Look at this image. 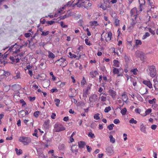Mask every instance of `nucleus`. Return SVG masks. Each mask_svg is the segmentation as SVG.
<instances>
[{
    "mask_svg": "<svg viewBox=\"0 0 158 158\" xmlns=\"http://www.w3.org/2000/svg\"><path fill=\"white\" fill-rule=\"evenodd\" d=\"M84 0H78V2H77L75 5H76L77 7H81L83 6L85 8H87L91 6L92 4L89 2V1L86 0L83 1Z\"/></svg>",
    "mask_w": 158,
    "mask_h": 158,
    "instance_id": "nucleus-1",
    "label": "nucleus"
},
{
    "mask_svg": "<svg viewBox=\"0 0 158 158\" xmlns=\"http://www.w3.org/2000/svg\"><path fill=\"white\" fill-rule=\"evenodd\" d=\"M24 54L23 52H21L19 54H16V55H14V56H10V59L12 61L11 62L12 64L14 63H17L19 62L20 59H21V58L22 57Z\"/></svg>",
    "mask_w": 158,
    "mask_h": 158,
    "instance_id": "nucleus-2",
    "label": "nucleus"
},
{
    "mask_svg": "<svg viewBox=\"0 0 158 158\" xmlns=\"http://www.w3.org/2000/svg\"><path fill=\"white\" fill-rule=\"evenodd\" d=\"M19 141L22 143L24 145H27L31 143V139L30 137L21 136L19 138Z\"/></svg>",
    "mask_w": 158,
    "mask_h": 158,
    "instance_id": "nucleus-3",
    "label": "nucleus"
},
{
    "mask_svg": "<svg viewBox=\"0 0 158 158\" xmlns=\"http://www.w3.org/2000/svg\"><path fill=\"white\" fill-rule=\"evenodd\" d=\"M147 71L149 72V74L152 77H154L156 75V67L153 65L149 66Z\"/></svg>",
    "mask_w": 158,
    "mask_h": 158,
    "instance_id": "nucleus-4",
    "label": "nucleus"
},
{
    "mask_svg": "<svg viewBox=\"0 0 158 158\" xmlns=\"http://www.w3.org/2000/svg\"><path fill=\"white\" fill-rule=\"evenodd\" d=\"M20 46L15 44L14 45L11 46L9 48V50L10 52H12L13 53L14 55H15L16 53L19 52L20 51Z\"/></svg>",
    "mask_w": 158,
    "mask_h": 158,
    "instance_id": "nucleus-5",
    "label": "nucleus"
},
{
    "mask_svg": "<svg viewBox=\"0 0 158 158\" xmlns=\"http://www.w3.org/2000/svg\"><path fill=\"white\" fill-rule=\"evenodd\" d=\"M54 128L56 131L57 132L63 131L65 130V128L61 123H56L54 125Z\"/></svg>",
    "mask_w": 158,
    "mask_h": 158,
    "instance_id": "nucleus-6",
    "label": "nucleus"
},
{
    "mask_svg": "<svg viewBox=\"0 0 158 158\" xmlns=\"http://www.w3.org/2000/svg\"><path fill=\"white\" fill-rule=\"evenodd\" d=\"M135 56L137 58H140V60L142 61H143L145 59L144 54L141 52L136 51L135 54Z\"/></svg>",
    "mask_w": 158,
    "mask_h": 158,
    "instance_id": "nucleus-7",
    "label": "nucleus"
},
{
    "mask_svg": "<svg viewBox=\"0 0 158 158\" xmlns=\"http://www.w3.org/2000/svg\"><path fill=\"white\" fill-rule=\"evenodd\" d=\"M131 16L136 18L138 15V10L136 7H134L130 11Z\"/></svg>",
    "mask_w": 158,
    "mask_h": 158,
    "instance_id": "nucleus-8",
    "label": "nucleus"
},
{
    "mask_svg": "<svg viewBox=\"0 0 158 158\" xmlns=\"http://www.w3.org/2000/svg\"><path fill=\"white\" fill-rule=\"evenodd\" d=\"M57 61L60 62V66L62 67L65 66L67 64V62L65 58H61L58 60Z\"/></svg>",
    "mask_w": 158,
    "mask_h": 158,
    "instance_id": "nucleus-9",
    "label": "nucleus"
},
{
    "mask_svg": "<svg viewBox=\"0 0 158 158\" xmlns=\"http://www.w3.org/2000/svg\"><path fill=\"white\" fill-rule=\"evenodd\" d=\"M136 78V77H135L134 76H133V77L130 76L129 78H127V79H130V81L132 83V84L134 87L136 86L137 84Z\"/></svg>",
    "mask_w": 158,
    "mask_h": 158,
    "instance_id": "nucleus-10",
    "label": "nucleus"
},
{
    "mask_svg": "<svg viewBox=\"0 0 158 158\" xmlns=\"http://www.w3.org/2000/svg\"><path fill=\"white\" fill-rule=\"evenodd\" d=\"M97 96L96 94H94L90 96L89 98V101L90 102H95L97 99Z\"/></svg>",
    "mask_w": 158,
    "mask_h": 158,
    "instance_id": "nucleus-11",
    "label": "nucleus"
},
{
    "mask_svg": "<svg viewBox=\"0 0 158 158\" xmlns=\"http://www.w3.org/2000/svg\"><path fill=\"white\" fill-rule=\"evenodd\" d=\"M142 82L143 84L147 86L150 89L152 88V84L149 80H143Z\"/></svg>",
    "mask_w": 158,
    "mask_h": 158,
    "instance_id": "nucleus-12",
    "label": "nucleus"
},
{
    "mask_svg": "<svg viewBox=\"0 0 158 158\" xmlns=\"http://www.w3.org/2000/svg\"><path fill=\"white\" fill-rule=\"evenodd\" d=\"M112 36V33L110 31L108 32L105 35V40L106 42L110 41Z\"/></svg>",
    "mask_w": 158,
    "mask_h": 158,
    "instance_id": "nucleus-13",
    "label": "nucleus"
},
{
    "mask_svg": "<svg viewBox=\"0 0 158 158\" xmlns=\"http://www.w3.org/2000/svg\"><path fill=\"white\" fill-rule=\"evenodd\" d=\"M109 94L113 98H115L116 97V92L114 90L110 89L108 91Z\"/></svg>",
    "mask_w": 158,
    "mask_h": 158,
    "instance_id": "nucleus-14",
    "label": "nucleus"
},
{
    "mask_svg": "<svg viewBox=\"0 0 158 158\" xmlns=\"http://www.w3.org/2000/svg\"><path fill=\"white\" fill-rule=\"evenodd\" d=\"M79 148H84L86 145L84 141H80L78 142Z\"/></svg>",
    "mask_w": 158,
    "mask_h": 158,
    "instance_id": "nucleus-15",
    "label": "nucleus"
},
{
    "mask_svg": "<svg viewBox=\"0 0 158 158\" xmlns=\"http://www.w3.org/2000/svg\"><path fill=\"white\" fill-rule=\"evenodd\" d=\"M57 85L58 88H61L65 86V83L64 82H62L61 81H59L57 83Z\"/></svg>",
    "mask_w": 158,
    "mask_h": 158,
    "instance_id": "nucleus-16",
    "label": "nucleus"
},
{
    "mask_svg": "<svg viewBox=\"0 0 158 158\" xmlns=\"http://www.w3.org/2000/svg\"><path fill=\"white\" fill-rule=\"evenodd\" d=\"M121 98L123 101L125 102H126L128 100V96L125 92H124L122 95Z\"/></svg>",
    "mask_w": 158,
    "mask_h": 158,
    "instance_id": "nucleus-17",
    "label": "nucleus"
},
{
    "mask_svg": "<svg viewBox=\"0 0 158 158\" xmlns=\"http://www.w3.org/2000/svg\"><path fill=\"white\" fill-rule=\"evenodd\" d=\"M98 74V73L96 71H92L90 73V75L91 77L93 78L95 77Z\"/></svg>",
    "mask_w": 158,
    "mask_h": 158,
    "instance_id": "nucleus-18",
    "label": "nucleus"
},
{
    "mask_svg": "<svg viewBox=\"0 0 158 158\" xmlns=\"http://www.w3.org/2000/svg\"><path fill=\"white\" fill-rule=\"evenodd\" d=\"M140 129L141 131H142V132L144 133H146L145 127L143 125V123H142L140 125Z\"/></svg>",
    "mask_w": 158,
    "mask_h": 158,
    "instance_id": "nucleus-19",
    "label": "nucleus"
},
{
    "mask_svg": "<svg viewBox=\"0 0 158 158\" xmlns=\"http://www.w3.org/2000/svg\"><path fill=\"white\" fill-rule=\"evenodd\" d=\"M106 150L108 154L109 155L112 154L113 152L112 148L111 147H107L106 149Z\"/></svg>",
    "mask_w": 158,
    "mask_h": 158,
    "instance_id": "nucleus-20",
    "label": "nucleus"
},
{
    "mask_svg": "<svg viewBox=\"0 0 158 158\" xmlns=\"http://www.w3.org/2000/svg\"><path fill=\"white\" fill-rule=\"evenodd\" d=\"M113 66L115 67H119L120 63L118 60H113Z\"/></svg>",
    "mask_w": 158,
    "mask_h": 158,
    "instance_id": "nucleus-21",
    "label": "nucleus"
},
{
    "mask_svg": "<svg viewBox=\"0 0 158 158\" xmlns=\"http://www.w3.org/2000/svg\"><path fill=\"white\" fill-rule=\"evenodd\" d=\"M104 19L105 21L106 22L105 23H104L105 26H106L108 24H109L110 23V20L108 19V17L107 16L105 15H104Z\"/></svg>",
    "mask_w": 158,
    "mask_h": 158,
    "instance_id": "nucleus-22",
    "label": "nucleus"
},
{
    "mask_svg": "<svg viewBox=\"0 0 158 158\" xmlns=\"http://www.w3.org/2000/svg\"><path fill=\"white\" fill-rule=\"evenodd\" d=\"M65 148V145L63 143H60L58 146V149L60 150L63 151Z\"/></svg>",
    "mask_w": 158,
    "mask_h": 158,
    "instance_id": "nucleus-23",
    "label": "nucleus"
},
{
    "mask_svg": "<svg viewBox=\"0 0 158 158\" xmlns=\"http://www.w3.org/2000/svg\"><path fill=\"white\" fill-rule=\"evenodd\" d=\"M21 78L20 74V72H17L16 73V76L13 77V78L15 80L20 79Z\"/></svg>",
    "mask_w": 158,
    "mask_h": 158,
    "instance_id": "nucleus-24",
    "label": "nucleus"
},
{
    "mask_svg": "<svg viewBox=\"0 0 158 158\" xmlns=\"http://www.w3.org/2000/svg\"><path fill=\"white\" fill-rule=\"evenodd\" d=\"M71 13L69 14L68 15H65L63 16H60V19H64L71 16Z\"/></svg>",
    "mask_w": 158,
    "mask_h": 158,
    "instance_id": "nucleus-25",
    "label": "nucleus"
},
{
    "mask_svg": "<svg viewBox=\"0 0 158 158\" xmlns=\"http://www.w3.org/2000/svg\"><path fill=\"white\" fill-rule=\"evenodd\" d=\"M149 5L151 6V8H154V0H148Z\"/></svg>",
    "mask_w": 158,
    "mask_h": 158,
    "instance_id": "nucleus-26",
    "label": "nucleus"
},
{
    "mask_svg": "<svg viewBox=\"0 0 158 158\" xmlns=\"http://www.w3.org/2000/svg\"><path fill=\"white\" fill-rule=\"evenodd\" d=\"M113 72L114 74H118L119 73L118 69L116 68L113 67Z\"/></svg>",
    "mask_w": 158,
    "mask_h": 158,
    "instance_id": "nucleus-27",
    "label": "nucleus"
},
{
    "mask_svg": "<svg viewBox=\"0 0 158 158\" xmlns=\"http://www.w3.org/2000/svg\"><path fill=\"white\" fill-rule=\"evenodd\" d=\"M90 25L91 26H97L99 25L97 22L96 21H90Z\"/></svg>",
    "mask_w": 158,
    "mask_h": 158,
    "instance_id": "nucleus-28",
    "label": "nucleus"
},
{
    "mask_svg": "<svg viewBox=\"0 0 158 158\" xmlns=\"http://www.w3.org/2000/svg\"><path fill=\"white\" fill-rule=\"evenodd\" d=\"M85 44L87 45L90 46L92 45V44L91 43L90 41L89 40L88 37H87V38L85 40Z\"/></svg>",
    "mask_w": 158,
    "mask_h": 158,
    "instance_id": "nucleus-29",
    "label": "nucleus"
},
{
    "mask_svg": "<svg viewBox=\"0 0 158 158\" xmlns=\"http://www.w3.org/2000/svg\"><path fill=\"white\" fill-rule=\"evenodd\" d=\"M15 150L16 152L17 155H19L22 153V150L21 149L18 150V148H15Z\"/></svg>",
    "mask_w": 158,
    "mask_h": 158,
    "instance_id": "nucleus-30",
    "label": "nucleus"
},
{
    "mask_svg": "<svg viewBox=\"0 0 158 158\" xmlns=\"http://www.w3.org/2000/svg\"><path fill=\"white\" fill-rule=\"evenodd\" d=\"M138 72V70L137 68H135L133 69H132L131 70V72L134 75H136L137 73V72Z\"/></svg>",
    "mask_w": 158,
    "mask_h": 158,
    "instance_id": "nucleus-31",
    "label": "nucleus"
},
{
    "mask_svg": "<svg viewBox=\"0 0 158 158\" xmlns=\"http://www.w3.org/2000/svg\"><path fill=\"white\" fill-rule=\"evenodd\" d=\"M127 110L126 108H123L121 111V113L123 115H125L126 114V112Z\"/></svg>",
    "mask_w": 158,
    "mask_h": 158,
    "instance_id": "nucleus-32",
    "label": "nucleus"
},
{
    "mask_svg": "<svg viewBox=\"0 0 158 158\" xmlns=\"http://www.w3.org/2000/svg\"><path fill=\"white\" fill-rule=\"evenodd\" d=\"M109 138L110 139V142L113 143H115V139L114 138H113L112 135H110L109 137Z\"/></svg>",
    "mask_w": 158,
    "mask_h": 158,
    "instance_id": "nucleus-33",
    "label": "nucleus"
},
{
    "mask_svg": "<svg viewBox=\"0 0 158 158\" xmlns=\"http://www.w3.org/2000/svg\"><path fill=\"white\" fill-rule=\"evenodd\" d=\"M48 57L50 58L53 59L55 57L54 54L50 52H48Z\"/></svg>",
    "mask_w": 158,
    "mask_h": 158,
    "instance_id": "nucleus-34",
    "label": "nucleus"
},
{
    "mask_svg": "<svg viewBox=\"0 0 158 158\" xmlns=\"http://www.w3.org/2000/svg\"><path fill=\"white\" fill-rule=\"evenodd\" d=\"M119 20L118 19H115L114 20V24L115 26H118L119 25Z\"/></svg>",
    "mask_w": 158,
    "mask_h": 158,
    "instance_id": "nucleus-35",
    "label": "nucleus"
},
{
    "mask_svg": "<svg viewBox=\"0 0 158 158\" xmlns=\"http://www.w3.org/2000/svg\"><path fill=\"white\" fill-rule=\"evenodd\" d=\"M40 112L39 111H37L35 112L33 114V116L36 118H37L40 114Z\"/></svg>",
    "mask_w": 158,
    "mask_h": 158,
    "instance_id": "nucleus-36",
    "label": "nucleus"
},
{
    "mask_svg": "<svg viewBox=\"0 0 158 158\" xmlns=\"http://www.w3.org/2000/svg\"><path fill=\"white\" fill-rule=\"evenodd\" d=\"M150 35L149 33L146 32L145 34L143 36L142 39L144 40L148 37Z\"/></svg>",
    "mask_w": 158,
    "mask_h": 158,
    "instance_id": "nucleus-37",
    "label": "nucleus"
},
{
    "mask_svg": "<svg viewBox=\"0 0 158 158\" xmlns=\"http://www.w3.org/2000/svg\"><path fill=\"white\" fill-rule=\"evenodd\" d=\"M137 121L135 120H134V118H131V119L129 120V123H134L136 124L137 123Z\"/></svg>",
    "mask_w": 158,
    "mask_h": 158,
    "instance_id": "nucleus-38",
    "label": "nucleus"
},
{
    "mask_svg": "<svg viewBox=\"0 0 158 158\" xmlns=\"http://www.w3.org/2000/svg\"><path fill=\"white\" fill-rule=\"evenodd\" d=\"M142 44V42L141 40H135V45L138 46L139 45H141Z\"/></svg>",
    "mask_w": 158,
    "mask_h": 158,
    "instance_id": "nucleus-39",
    "label": "nucleus"
},
{
    "mask_svg": "<svg viewBox=\"0 0 158 158\" xmlns=\"http://www.w3.org/2000/svg\"><path fill=\"white\" fill-rule=\"evenodd\" d=\"M75 146H76L75 145H73L71 148V150L73 153L77 152H78L77 149L74 150V148H75Z\"/></svg>",
    "mask_w": 158,
    "mask_h": 158,
    "instance_id": "nucleus-40",
    "label": "nucleus"
},
{
    "mask_svg": "<svg viewBox=\"0 0 158 158\" xmlns=\"http://www.w3.org/2000/svg\"><path fill=\"white\" fill-rule=\"evenodd\" d=\"M49 123V120H46L45 121L44 124V126L45 127H47L48 126Z\"/></svg>",
    "mask_w": 158,
    "mask_h": 158,
    "instance_id": "nucleus-41",
    "label": "nucleus"
},
{
    "mask_svg": "<svg viewBox=\"0 0 158 158\" xmlns=\"http://www.w3.org/2000/svg\"><path fill=\"white\" fill-rule=\"evenodd\" d=\"M99 99H100L101 101L103 102H105L106 101L107 98L106 97L104 96H101L99 98Z\"/></svg>",
    "mask_w": 158,
    "mask_h": 158,
    "instance_id": "nucleus-42",
    "label": "nucleus"
},
{
    "mask_svg": "<svg viewBox=\"0 0 158 158\" xmlns=\"http://www.w3.org/2000/svg\"><path fill=\"white\" fill-rule=\"evenodd\" d=\"M114 126V125L113 124H111L108 125L107 127L110 130H111L113 129Z\"/></svg>",
    "mask_w": 158,
    "mask_h": 158,
    "instance_id": "nucleus-43",
    "label": "nucleus"
},
{
    "mask_svg": "<svg viewBox=\"0 0 158 158\" xmlns=\"http://www.w3.org/2000/svg\"><path fill=\"white\" fill-rule=\"evenodd\" d=\"M111 110V108L109 106L105 108L104 109V111L106 113H108Z\"/></svg>",
    "mask_w": 158,
    "mask_h": 158,
    "instance_id": "nucleus-44",
    "label": "nucleus"
},
{
    "mask_svg": "<svg viewBox=\"0 0 158 158\" xmlns=\"http://www.w3.org/2000/svg\"><path fill=\"white\" fill-rule=\"evenodd\" d=\"M88 136L90 137L91 138H93L95 137L94 135L91 132H89L88 134Z\"/></svg>",
    "mask_w": 158,
    "mask_h": 158,
    "instance_id": "nucleus-45",
    "label": "nucleus"
},
{
    "mask_svg": "<svg viewBox=\"0 0 158 158\" xmlns=\"http://www.w3.org/2000/svg\"><path fill=\"white\" fill-rule=\"evenodd\" d=\"M69 54L71 58H76L77 57V56L75 54H72L71 52H69Z\"/></svg>",
    "mask_w": 158,
    "mask_h": 158,
    "instance_id": "nucleus-46",
    "label": "nucleus"
},
{
    "mask_svg": "<svg viewBox=\"0 0 158 158\" xmlns=\"http://www.w3.org/2000/svg\"><path fill=\"white\" fill-rule=\"evenodd\" d=\"M99 114L98 113H97L96 114H95L94 116V118L96 120H99L100 119V117H99Z\"/></svg>",
    "mask_w": 158,
    "mask_h": 158,
    "instance_id": "nucleus-47",
    "label": "nucleus"
},
{
    "mask_svg": "<svg viewBox=\"0 0 158 158\" xmlns=\"http://www.w3.org/2000/svg\"><path fill=\"white\" fill-rule=\"evenodd\" d=\"M135 24V23L133 22L131 23L130 24V26L128 28L130 30H131L132 29H133V27H134V26Z\"/></svg>",
    "mask_w": 158,
    "mask_h": 158,
    "instance_id": "nucleus-48",
    "label": "nucleus"
},
{
    "mask_svg": "<svg viewBox=\"0 0 158 158\" xmlns=\"http://www.w3.org/2000/svg\"><path fill=\"white\" fill-rule=\"evenodd\" d=\"M86 83V81L85 80V78L84 77H83V79L81 82V85H84Z\"/></svg>",
    "mask_w": 158,
    "mask_h": 158,
    "instance_id": "nucleus-49",
    "label": "nucleus"
},
{
    "mask_svg": "<svg viewBox=\"0 0 158 158\" xmlns=\"http://www.w3.org/2000/svg\"><path fill=\"white\" fill-rule=\"evenodd\" d=\"M60 101V100L58 99H56L55 100V102H56V105L57 106H59Z\"/></svg>",
    "mask_w": 158,
    "mask_h": 158,
    "instance_id": "nucleus-50",
    "label": "nucleus"
},
{
    "mask_svg": "<svg viewBox=\"0 0 158 158\" xmlns=\"http://www.w3.org/2000/svg\"><path fill=\"white\" fill-rule=\"evenodd\" d=\"M152 112V110L151 109H148L146 110L145 113V114L144 116H146L147 115L149 114Z\"/></svg>",
    "mask_w": 158,
    "mask_h": 158,
    "instance_id": "nucleus-51",
    "label": "nucleus"
},
{
    "mask_svg": "<svg viewBox=\"0 0 158 158\" xmlns=\"http://www.w3.org/2000/svg\"><path fill=\"white\" fill-rule=\"evenodd\" d=\"M60 24L61 26L63 28H66L68 27V26L67 25L64 24V23L63 21L60 22Z\"/></svg>",
    "mask_w": 158,
    "mask_h": 158,
    "instance_id": "nucleus-52",
    "label": "nucleus"
},
{
    "mask_svg": "<svg viewBox=\"0 0 158 158\" xmlns=\"http://www.w3.org/2000/svg\"><path fill=\"white\" fill-rule=\"evenodd\" d=\"M55 23V21H53V20H52L51 21H47L46 22V23L48 25H52L53 23Z\"/></svg>",
    "mask_w": 158,
    "mask_h": 158,
    "instance_id": "nucleus-53",
    "label": "nucleus"
},
{
    "mask_svg": "<svg viewBox=\"0 0 158 158\" xmlns=\"http://www.w3.org/2000/svg\"><path fill=\"white\" fill-rule=\"evenodd\" d=\"M38 132V130L37 129H35L34 130V133L32 134V135L34 136H35L37 137H38V136L37 135V133Z\"/></svg>",
    "mask_w": 158,
    "mask_h": 158,
    "instance_id": "nucleus-54",
    "label": "nucleus"
},
{
    "mask_svg": "<svg viewBox=\"0 0 158 158\" xmlns=\"http://www.w3.org/2000/svg\"><path fill=\"white\" fill-rule=\"evenodd\" d=\"M151 16H152V18H156L157 16V14L156 13H154L153 12H151Z\"/></svg>",
    "mask_w": 158,
    "mask_h": 158,
    "instance_id": "nucleus-55",
    "label": "nucleus"
},
{
    "mask_svg": "<svg viewBox=\"0 0 158 158\" xmlns=\"http://www.w3.org/2000/svg\"><path fill=\"white\" fill-rule=\"evenodd\" d=\"M49 33V32L48 31H46V32H45L44 31H43V32H42V33L41 34V35H42V36H46L48 35V34Z\"/></svg>",
    "mask_w": 158,
    "mask_h": 158,
    "instance_id": "nucleus-56",
    "label": "nucleus"
},
{
    "mask_svg": "<svg viewBox=\"0 0 158 158\" xmlns=\"http://www.w3.org/2000/svg\"><path fill=\"white\" fill-rule=\"evenodd\" d=\"M139 3L140 5H144L145 3V0H139Z\"/></svg>",
    "mask_w": 158,
    "mask_h": 158,
    "instance_id": "nucleus-57",
    "label": "nucleus"
},
{
    "mask_svg": "<svg viewBox=\"0 0 158 158\" xmlns=\"http://www.w3.org/2000/svg\"><path fill=\"white\" fill-rule=\"evenodd\" d=\"M86 147L88 152H90L92 150V148L88 145H87Z\"/></svg>",
    "mask_w": 158,
    "mask_h": 158,
    "instance_id": "nucleus-58",
    "label": "nucleus"
},
{
    "mask_svg": "<svg viewBox=\"0 0 158 158\" xmlns=\"http://www.w3.org/2000/svg\"><path fill=\"white\" fill-rule=\"evenodd\" d=\"M20 102L22 103V106H23L25 105H26V103L23 99L20 100Z\"/></svg>",
    "mask_w": 158,
    "mask_h": 158,
    "instance_id": "nucleus-59",
    "label": "nucleus"
},
{
    "mask_svg": "<svg viewBox=\"0 0 158 158\" xmlns=\"http://www.w3.org/2000/svg\"><path fill=\"white\" fill-rule=\"evenodd\" d=\"M29 98L30 101L33 102L35 100V98L34 97H32L30 96L29 97Z\"/></svg>",
    "mask_w": 158,
    "mask_h": 158,
    "instance_id": "nucleus-60",
    "label": "nucleus"
},
{
    "mask_svg": "<svg viewBox=\"0 0 158 158\" xmlns=\"http://www.w3.org/2000/svg\"><path fill=\"white\" fill-rule=\"evenodd\" d=\"M58 91V90L56 88L52 89L51 90V92L52 93H53L54 92H56Z\"/></svg>",
    "mask_w": 158,
    "mask_h": 158,
    "instance_id": "nucleus-61",
    "label": "nucleus"
},
{
    "mask_svg": "<svg viewBox=\"0 0 158 158\" xmlns=\"http://www.w3.org/2000/svg\"><path fill=\"white\" fill-rule=\"evenodd\" d=\"M114 123L115 124H117L120 123L119 120L118 119H115L114 121Z\"/></svg>",
    "mask_w": 158,
    "mask_h": 158,
    "instance_id": "nucleus-62",
    "label": "nucleus"
},
{
    "mask_svg": "<svg viewBox=\"0 0 158 158\" xmlns=\"http://www.w3.org/2000/svg\"><path fill=\"white\" fill-rule=\"evenodd\" d=\"M149 31L152 34L154 35L155 34V32L154 31L152 30L151 28L149 29Z\"/></svg>",
    "mask_w": 158,
    "mask_h": 158,
    "instance_id": "nucleus-63",
    "label": "nucleus"
},
{
    "mask_svg": "<svg viewBox=\"0 0 158 158\" xmlns=\"http://www.w3.org/2000/svg\"><path fill=\"white\" fill-rule=\"evenodd\" d=\"M154 82L155 83L154 85V87L156 89H158V81H157L156 83L155 81Z\"/></svg>",
    "mask_w": 158,
    "mask_h": 158,
    "instance_id": "nucleus-64",
    "label": "nucleus"
}]
</instances>
